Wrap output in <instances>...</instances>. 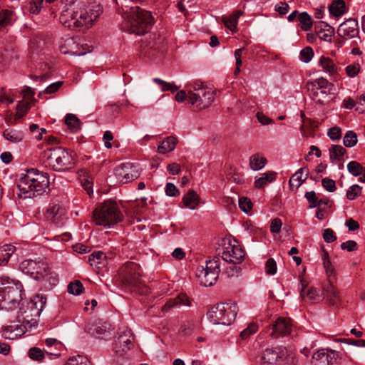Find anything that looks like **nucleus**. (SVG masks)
<instances>
[{"instance_id":"1","label":"nucleus","mask_w":365,"mask_h":365,"mask_svg":"<svg viewBox=\"0 0 365 365\" xmlns=\"http://www.w3.org/2000/svg\"><path fill=\"white\" fill-rule=\"evenodd\" d=\"M64 7L59 16V21L62 25L70 29L91 27L102 13L99 5L82 8L74 1L66 4Z\"/></svg>"},{"instance_id":"2","label":"nucleus","mask_w":365,"mask_h":365,"mask_svg":"<svg viewBox=\"0 0 365 365\" xmlns=\"http://www.w3.org/2000/svg\"><path fill=\"white\" fill-rule=\"evenodd\" d=\"M125 21L123 29L143 35L153 24V18L150 13L141 9L138 4H133L130 0H122L117 10Z\"/></svg>"},{"instance_id":"3","label":"nucleus","mask_w":365,"mask_h":365,"mask_svg":"<svg viewBox=\"0 0 365 365\" xmlns=\"http://www.w3.org/2000/svg\"><path fill=\"white\" fill-rule=\"evenodd\" d=\"M50 182L47 173L37 169H29L19 179L18 187L24 197H34L43 195L48 190Z\"/></svg>"},{"instance_id":"4","label":"nucleus","mask_w":365,"mask_h":365,"mask_svg":"<svg viewBox=\"0 0 365 365\" xmlns=\"http://www.w3.org/2000/svg\"><path fill=\"white\" fill-rule=\"evenodd\" d=\"M46 166L55 171H65L74 164L71 153L61 147L48 148L41 154Z\"/></svg>"},{"instance_id":"5","label":"nucleus","mask_w":365,"mask_h":365,"mask_svg":"<svg viewBox=\"0 0 365 365\" xmlns=\"http://www.w3.org/2000/svg\"><path fill=\"white\" fill-rule=\"evenodd\" d=\"M123 219V215L116 202L111 200L104 201L93 212V220L97 225L110 227Z\"/></svg>"},{"instance_id":"6","label":"nucleus","mask_w":365,"mask_h":365,"mask_svg":"<svg viewBox=\"0 0 365 365\" xmlns=\"http://www.w3.org/2000/svg\"><path fill=\"white\" fill-rule=\"evenodd\" d=\"M215 91L202 83H195L192 90H189L188 102L198 110H203L211 106L215 99Z\"/></svg>"},{"instance_id":"7","label":"nucleus","mask_w":365,"mask_h":365,"mask_svg":"<svg viewBox=\"0 0 365 365\" xmlns=\"http://www.w3.org/2000/svg\"><path fill=\"white\" fill-rule=\"evenodd\" d=\"M237 307L235 304H217L207 313L210 322L214 324L230 325L237 316Z\"/></svg>"},{"instance_id":"8","label":"nucleus","mask_w":365,"mask_h":365,"mask_svg":"<svg viewBox=\"0 0 365 365\" xmlns=\"http://www.w3.org/2000/svg\"><path fill=\"white\" fill-rule=\"evenodd\" d=\"M220 272V259L214 257L207 260L205 266H199L196 270V277L200 284L205 287H210L215 284Z\"/></svg>"},{"instance_id":"9","label":"nucleus","mask_w":365,"mask_h":365,"mask_svg":"<svg viewBox=\"0 0 365 365\" xmlns=\"http://www.w3.org/2000/svg\"><path fill=\"white\" fill-rule=\"evenodd\" d=\"M0 282L2 287L4 302H8L12 306L19 304L21 300L22 284L18 280L11 279L8 276H1Z\"/></svg>"},{"instance_id":"10","label":"nucleus","mask_w":365,"mask_h":365,"mask_svg":"<svg viewBox=\"0 0 365 365\" xmlns=\"http://www.w3.org/2000/svg\"><path fill=\"white\" fill-rule=\"evenodd\" d=\"M46 301V298L36 296L29 307L30 314H29L28 312L25 311L21 316H18V322L21 323V325H26L28 331L36 326L37 321L36 317L41 314Z\"/></svg>"},{"instance_id":"11","label":"nucleus","mask_w":365,"mask_h":365,"mask_svg":"<svg viewBox=\"0 0 365 365\" xmlns=\"http://www.w3.org/2000/svg\"><path fill=\"white\" fill-rule=\"evenodd\" d=\"M120 280L125 286L137 287L140 282V269L138 264L133 262L125 263L119 269Z\"/></svg>"},{"instance_id":"12","label":"nucleus","mask_w":365,"mask_h":365,"mask_svg":"<svg viewBox=\"0 0 365 365\" xmlns=\"http://www.w3.org/2000/svg\"><path fill=\"white\" fill-rule=\"evenodd\" d=\"M61 53L74 56H82L91 50L86 43H83L80 38H67L59 46Z\"/></svg>"},{"instance_id":"13","label":"nucleus","mask_w":365,"mask_h":365,"mask_svg":"<svg viewBox=\"0 0 365 365\" xmlns=\"http://www.w3.org/2000/svg\"><path fill=\"white\" fill-rule=\"evenodd\" d=\"M114 174L120 182L125 184L135 180L140 176V168L138 165L127 163L116 167Z\"/></svg>"},{"instance_id":"14","label":"nucleus","mask_w":365,"mask_h":365,"mask_svg":"<svg viewBox=\"0 0 365 365\" xmlns=\"http://www.w3.org/2000/svg\"><path fill=\"white\" fill-rule=\"evenodd\" d=\"M338 35L345 40L354 39L353 43L358 44L361 42L359 26L358 21L354 19H349L339 25L337 29Z\"/></svg>"},{"instance_id":"15","label":"nucleus","mask_w":365,"mask_h":365,"mask_svg":"<svg viewBox=\"0 0 365 365\" xmlns=\"http://www.w3.org/2000/svg\"><path fill=\"white\" fill-rule=\"evenodd\" d=\"M33 278L36 280L44 281L50 285H55L58 281L57 275L51 270L48 264L41 259L36 262Z\"/></svg>"},{"instance_id":"16","label":"nucleus","mask_w":365,"mask_h":365,"mask_svg":"<svg viewBox=\"0 0 365 365\" xmlns=\"http://www.w3.org/2000/svg\"><path fill=\"white\" fill-rule=\"evenodd\" d=\"M333 281H326L322 284V300L329 306L339 307L341 297L339 289L334 284Z\"/></svg>"},{"instance_id":"17","label":"nucleus","mask_w":365,"mask_h":365,"mask_svg":"<svg viewBox=\"0 0 365 365\" xmlns=\"http://www.w3.org/2000/svg\"><path fill=\"white\" fill-rule=\"evenodd\" d=\"M245 257V252L237 242H235L233 245L229 244L222 253V258L225 261L234 264L242 263Z\"/></svg>"},{"instance_id":"18","label":"nucleus","mask_w":365,"mask_h":365,"mask_svg":"<svg viewBox=\"0 0 365 365\" xmlns=\"http://www.w3.org/2000/svg\"><path fill=\"white\" fill-rule=\"evenodd\" d=\"M85 329L88 334L96 338H103L110 334L112 330L111 324L102 319L88 322Z\"/></svg>"},{"instance_id":"19","label":"nucleus","mask_w":365,"mask_h":365,"mask_svg":"<svg viewBox=\"0 0 365 365\" xmlns=\"http://www.w3.org/2000/svg\"><path fill=\"white\" fill-rule=\"evenodd\" d=\"M165 39L161 37L156 38L155 35L150 38L149 41H142L141 52L145 56L154 57L155 52H163L166 48V43Z\"/></svg>"},{"instance_id":"20","label":"nucleus","mask_w":365,"mask_h":365,"mask_svg":"<svg viewBox=\"0 0 365 365\" xmlns=\"http://www.w3.org/2000/svg\"><path fill=\"white\" fill-rule=\"evenodd\" d=\"M338 357L337 351L322 349L313 354L312 363L314 365H333Z\"/></svg>"},{"instance_id":"21","label":"nucleus","mask_w":365,"mask_h":365,"mask_svg":"<svg viewBox=\"0 0 365 365\" xmlns=\"http://www.w3.org/2000/svg\"><path fill=\"white\" fill-rule=\"evenodd\" d=\"M300 295L303 299H309L311 302H319L322 300V293L320 290L312 286H309L307 282L304 279L300 280Z\"/></svg>"},{"instance_id":"22","label":"nucleus","mask_w":365,"mask_h":365,"mask_svg":"<svg viewBox=\"0 0 365 365\" xmlns=\"http://www.w3.org/2000/svg\"><path fill=\"white\" fill-rule=\"evenodd\" d=\"M66 213V207L58 200H53L46 210L45 217L47 220L58 222Z\"/></svg>"},{"instance_id":"23","label":"nucleus","mask_w":365,"mask_h":365,"mask_svg":"<svg viewBox=\"0 0 365 365\" xmlns=\"http://www.w3.org/2000/svg\"><path fill=\"white\" fill-rule=\"evenodd\" d=\"M272 331L270 336L273 338H278L280 336L289 334L292 330V324L289 319L279 317L272 325Z\"/></svg>"},{"instance_id":"24","label":"nucleus","mask_w":365,"mask_h":365,"mask_svg":"<svg viewBox=\"0 0 365 365\" xmlns=\"http://www.w3.org/2000/svg\"><path fill=\"white\" fill-rule=\"evenodd\" d=\"M282 348L266 349L259 359V365H279Z\"/></svg>"},{"instance_id":"25","label":"nucleus","mask_w":365,"mask_h":365,"mask_svg":"<svg viewBox=\"0 0 365 365\" xmlns=\"http://www.w3.org/2000/svg\"><path fill=\"white\" fill-rule=\"evenodd\" d=\"M182 306H191V300L183 293L178 294L173 299H170L162 307L163 312H168L174 307H180Z\"/></svg>"},{"instance_id":"26","label":"nucleus","mask_w":365,"mask_h":365,"mask_svg":"<svg viewBox=\"0 0 365 365\" xmlns=\"http://www.w3.org/2000/svg\"><path fill=\"white\" fill-rule=\"evenodd\" d=\"M307 88L311 98L318 104H324L328 100V93L326 89L317 88L314 84L307 83Z\"/></svg>"},{"instance_id":"27","label":"nucleus","mask_w":365,"mask_h":365,"mask_svg":"<svg viewBox=\"0 0 365 365\" xmlns=\"http://www.w3.org/2000/svg\"><path fill=\"white\" fill-rule=\"evenodd\" d=\"M309 171L307 167L299 169L289 179L291 187L298 188L308 178Z\"/></svg>"},{"instance_id":"28","label":"nucleus","mask_w":365,"mask_h":365,"mask_svg":"<svg viewBox=\"0 0 365 365\" xmlns=\"http://www.w3.org/2000/svg\"><path fill=\"white\" fill-rule=\"evenodd\" d=\"M184 206L195 210L200 204V197L194 190H189L182 199Z\"/></svg>"},{"instance_id":"29","label":"nucleus","mask_w":365,"mask_h":365,"mask_svg":"<svg viewBox=\"0 0 365 365\" xmlns=\"http://www.w3.org/2000/svg\"><path fill=\"white\" fill-rule=\"evenodd\" d=\"M132 346V339H130V331H125L123 334L120 335L118 339L115 341L114 349L118 352L117 349H121V351L125 352L130 350Z\"/></svg>"},{"instance_id":"30","label":"nucleus","mask_w":365,"mask_h":365,"mask_svg":"<svg viewBox=\"0 0 365 365\" xmlns=\"http://www.w3.org/2000/svg\"><path fill=\"white\" fill-rule=\"evenodd\" d=\"M26 331H28V329H26V325L14 324L10 325L6 328L4 331V334L6 338L14 339L16 338L21 336Z\"/></svg>"},{"instance_id":"31","label":"nucleus","mask_w":365,"mask_h":365,"mask_svg":"<svg viewBox=\"0 0 365 365\" xmlns=\"http://www.w3.org/2000/svg\"><path fill=\"white\" fill-rule=\"evenodd\" d=\"M315 32L321 40L327 42H331L334 34V29L328 24H324V27L315 26Z\"/></svg>"},{"instance_id":"32","label":"nucleus","mask_w":365,"mask_h":365,"mask_svg":"<svg viewBox=\"0 0 365 365\" xmlns=\"http://www.w3.org/2000/svg\"><path fill=\"white\" fill-rule=\"evenodd\" d=\"M177 143L178 139L175 137L168 136L158 147V151L162 154L171 152L175 148Z\"/></svg>"},{"instance_id":"33","label":"nucleus","mask_w":365,"mask_h":365,"mask_svg":"<svg viewBox=\"0 0 365 365\" xmlns=\"http://www.w3.org/2000/svg\"><path fill=\"white\" fill-rule=\"evenodd\" d=\"M16 247L11 245H5L0 247V266L6 265Z\"/></svg>"},{"instance_id":"34","label":"nucleus","mask_w":365,"mask_h":365,"mask_svg":"<svg viewBox=\"0 0 365 365\" xmlns=\"http://www.w3.org/2000/svg\"><path fill=\"white\" fill-rule=\"evenodd\" d=\"M323 264L327 275V281L335 282L336 279L335 274V269L329 259V255L327 252H325L324 256L323 257Z\"/></svg>"},{"instance_id":"35","label":"nucleus","mask_w":365,"mask_h":365,"mask_svg":"<svg viewBox=\"0 0 365 365\" xmlns=\"http://www.w3.org/2000/svg\"><path fill=\"white\" fill-rule=\"evenodd\" d=\"M3 135L6 140L14 143L21 142L24 138V133L21 131L14 129H6Z\"/></svg>"},{"instance_id":"36","label":"nucleus","mask_w":365,"mask_h":365,"mask_svg":"<svg viewBox=\"0 0 365 365\" xmlns=\"http://www.w3.org/2000/svg\"><path fill=\"white\" fill-rule=\"evenodd\" d=\"M266 163L267 159L259 153L255 154L250 157V165L253 170H259L262 169Z\"/></svg>"},{"instance_id":"37","label":"nucleus","mask_w":365,"mask_h":365,"mask_svg":"<svg viewBox=\"0 0 365 365\" xmlns=\"http://www.w3.org/2000/svg\"><path fill=\"white\" fill-rule=\"evenodd\" d=\"M329 157L331 160L340 161L346 150L341 145H333L329 149Z\"/></svg>"},{"instance_id":"38","label":"nucleus","mask_w":365,"mask_h":365,"mask_svg":"<svg viewBox=\"0 0 365 365\" xmlns=\"http://www.w3.org/2000/svg\"><path fill=\"white\" fill-rule=\"evenodd\" d=\"M275 178L276 173L274 172L264 173L262 177L259 178L255 181V187L258 189L263 188L269 182L274 181Z\"/></svg>"},{"instance_id":"39","label":"nucleus","mask_w":365,"mask_h":365,"mask_svg":"<svg viewBox=\"0 0 365 365\" xmlns=\"http://www.w3.org/2000/svg\"><path fill=\"white\" fill-rule=\"evenodd\" d=\"M319 64L322 68L330 75H334L337 71V68L335 63L328 57L322 56L319 60Z\"/></svg>"},{"instance_id":"40","label":"nucleus","mask_w":365,"mask_h":365,"mask_svg":"<svg viewBox=\"0 0 365 365\" xmlns=\"http://www.w3.org/2000/svg\"><path fill=\"white\" fill-rule=\"evenodd\" d=\"M345 2L343 0L334 1L329 7L331 14L340 16L345 12Z\"/></svg>"},{"instance_id":"41","label":"nucleus","mask_w":365,"mask_h":365,"mask_svg":"<svg viewBox=\"0 0 365 365\" xmlns=\"http://www.w3.org/2000/svg\"><path fill=\"white\" fill-rule=\"evenodd\" d=\"M297 361L296 357L294 355L289 354L285 348L281 349L279 365H296Z\"/></svg>"},{"instance_id":"42","label":"nucleus","mask_w":365,"mask_h":365,"mask_svg":"<svg viewBox=\"0 0 365 365\" xmlns=\"http://www.w3.org/2000/svg\"><path fill=\"white\" fill-rule=\"evenodd\" d=\"M36 262V260L26 259L21 262L19 267L24 273L33 277Z\"/></svg>"},{"instance_id":"43","label":"nucleus","mask_w":365,"mask_h":365,"mask_svg":"<svg viewBox=\"0 0 365 365\" xmlns=\"http://www.w3.org/2000/svg\"><path fill=\"white\" fill-rule=\"evenodd\" d=\"M65 123L73 132H77L81 129V122L79 119L72 113L66 115Z\"/></svg>"},{"instance_id":"44","label":"nucleus","mask_w":365,"mask_h":365,"mask_svg":"<svg viewBox=\"0 0 365 365\" xmlns=\"http://www.w3.org/2000/svg\"><path fill=\"white\" fill-rule=\"evenodd\" d=\"M317 127V125H315L314 121L307 118L304 120V124L301 125L300 131L303 136L309 137Z\"/></svg>"},{"instance_id":"45","label":"nucleus","mask_w":365,"mask_h":365,"mask_svg":"<svg viewBox=\"0 0 365 365\" xmlns=\"http://www.w3.org/2000/svg\"><path fill=\"white\" fill-rule=\"evenodd\" d=\"M298 20L301 24V29L303 31H309L312 25V19L311 16L307 12H302L299 14Z\"/></svg>"},{"instance_id":"46","label":"nucleus","mask_w":365,"mask_h":365,"mask_svg":"<svg viewBox=\"0 0 365 365\" xmlns=\"http://www.w3.org/2000/svg\"><path fill=\"white\" fill-rule=\"evenodd\" d=\"M31 102L21 101L16 106V113L15 115V120H19L23 118L29 111L31 108Z\"/></svg>"},{"instance_id":"47","label":"nucleus","mask_w":365,"mask_h":365,"mask_svg":"<svg viewBox=\"0 0 365 365\" xmlns=\"http://www.w3.org/2000/svg\"><path fill=\"white\" fill-rule=\"evenodd\" d=\"M13 20V11L7 9H0V28L11 24Z\"/></svg>"},{"instance_id":"48","label":"nucleus","mask_w":365,"mask_h":365,"mask_svg":"<svg viewBox=\"0 0 365 365\" xmlns=\"http://www.w3.org/2000/svg\"><path fill=\"white\" fill-rule=\"evenodd\" d=\"M364 167L356 161H351L347 165L348 171L354 176L361 175L364 171Z\"/></svg>"},{"instance_id":"49","label":"nucleus","mask_w":365,"mask_h":365,"mask_svg":"<svg viewBox=\"0 0 365 365\" xmlns=\"http://www.w3.org/2000/svg\"><path fill=\"white\" fill-rule=\"evenodd\" d=\"M343 142L346 147L351 148L354 146L357 143L356 133L352 130L347 131L344 137Z\"/></svg>"},{"instance_id":"50","label":"nucleus","mask_w":365,"mask_h":365,"mask_svg":"<svg viewBox=\"0 0 365 365\" xmlns=\"http://www.w3.org/2000/svg\"><path fill=\"white\" fill-rule=\"evenodd\" d=\"M65 365H92V364L87 358L78 355L69 359Z\"/></svg>"},{"instance_id":"51","label":"nucleus","mask_w":365,"mask_h":365,"mask_svg":"<svg viewBox=\"0 0 365 365\" xmlns=\"http://www.w3.org/2000/svg\"><path fill=\"white\" fill-rule=\"evenodd\" d=\"M83 289L82 283L78 280L71 282L68 285V292L71 294L78 295L83 292Z\"/></svg>"},{"instance_id":"52","label":"nucleus","mask_w":365,"mask_h":365,"mask_svg":"<svg viewBox=\"0 0 365 365\" xmlns=\"http://www.w3.org/2000/svg\"><path fill=\"white\" fill-rule=\"evenodd\" d=\"M242 269L236 264H232L227 267L225 271V274L229 278H237L241 274Z\"/></svg>"},{"instance_id":"53","label":"nucleus","mask_w":365,"mask_h":365,"mask_svg":"<svg viewBox=\"0 0 365 365\" xmlns=\"http://www.w3.org/2000/svg\"><path fill=\"white\" fill-rule=\"evenodd\" d=\"M29 356L32 360L41 361L44 359L45 355L41 349L37 347H32L29 350Z\"/></svg>"},{"instance_id":"54","label":"nucleus","mask_w":365,"mask_h":365,"mask_svg":"<svg viewBox=\"0 0 365 365\" xmlns=\"http://www.w3.org/2000/svg\"><path fill=\"white\" fill-rule=\"evenodd\" d=\"M44 0H31L30 2L29 11L32 14H38L43 6ZM46 2L51 3L54 1L46 0Z\"/></svg>"},{"instance_id":"55","label":"nucleus","mask_w":365,"mask_h":365,"mask_svg":"<svg viewBox=\"0 0 365 365\" xmlns=\"http://www.w3.org/2000/svg\"><path fill=\"white\" fill-rule=\"evenodd\" d=\"M258 329V325L255 322L250 323L248 327L242 331L240 333V336L243 339H247L251 334L255 333Z\"/></svg>"},{"instance_id":"56","label":"nucleus","mask_w":365,"mask_h":365,"mask_svg":"<svg viewBox=\"0 0 365 365\" xmlns=\"http://www.w3.org/2000/svg\"><path fill=\"white\" fill-rule=\"evenodd\" d=\"M106 255L102 252H95L89 256L88 260L91 263V265L93 266L94 264H101L102 260L106 259Z\"/></svg>"},{"instance_id":"57","label":"nucleus","mask_w":365,"mask_h":365,"mask_svg":"<svg viewBox=\"0 0 365 365\" xmlns=\"http://www.w3.org/2000/svg\"><path fill=\"white\" fill-rule=\"evenodd\" d=\"M361 187L358 185H353L350 187L349 190L346 192V197L349 200H353L356 197L361 195Z\"/></svg>"},{"instance_id":"58","label":"nucleus","mask_w":365,"mask_h":365,"mask_svg":"<svg viewBox=\"0 0 365 365\" xmlns=\"http://www.w3.org/2000/svg\"><path fill=\"white\" fill-rule=\"evenodd\" d=\"M239 207L245 212L247 213L252 210V202L247 197H242L239 199Z\"/></svg>"},{"instance_id":"59","label":"nucleus","mask_w":365,"mask_h":365,"mask_svg":"<svg viewBox=\"0 0 365 365\" xmlns=\"http://www.w3.org/2000/svg\"><path fill=\"white\" fill-rule=\"evenodd\" d=\"M314 56L313 50L311 47L304 48L300 52V58L302 61L308 63L311 61Z\"/></svg>"},{"instance_id":"60","label":"nucleus","mask_w":365,"mask_h":365,"mask_svg":"<svg viewBox=\"0 0 365 365\" xmlns=\"http://www.w3.org/2000/svg\"><path fill=\"white\" fill-rule=\"evenodd\" d=\"M265 272L273 275L277 272V263L273 258H269L265 262Z\"/></svg>"},{"instance_id":"61","label":"nucleus","mask_w":365,"mask_h":365,"mask_svg":"<svg viewBox=\"0 0 365 365\" xmlns=\"http://www.w3.org/2000/svg\"><path fill=\"white\" fill-rule=\"evenodd\" d=\"M62 84H63L62 81H57L56 83H51L48 87H46L43 92H40L38 93V96H41V95L43 93H46V94L54 93L61 88Z\"/></svg>"},{"instance_id":"62","label":"nucleus","mask_w":365,"mask_h":365,"mask_svg":"<svg viewBox=\"0 0 365 365\" xmlns=\"http://www.w3.org/2000/svg\"><path fill=\"white\" fill-rule=\"evenodd\" d=\"M322 184L324 188L328 192H334L336 189L334 180L329 178L322 179Z\"/></svg>"},{"instance_id":"63","label":"nucleus","mask_w":365,"mask_h":365,"mask_svg":"<svg viewBox=\"0 0 365 365\" xmlns=\"http://www.w3.org/2000/svg\"><path fill=\"white\" fill-rule=\"evenodd\" d=\"M328 136L333 140H339L341 137V130L339 127L334 126L329 129Z\"/></svg>"},{"instance_id":"64","label":"nucleus","mask_w":365,"mask_h":365,"mask_svg":"<svg viewBox=\"0 0 365 365\" xmlns=\"http://www.w3.org/2000/svg\"><path fill=\"white\" fill-rule=\"evenodd\" d=\"M323 238L327 243H331L336 240V236L334 232L330 228H327L324 230Z\"/></svg>"}]
</instances>
